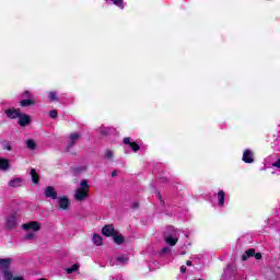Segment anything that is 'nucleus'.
Wrapping results in <instances>:
<instances>
[{"label":"nucleus","mask_w":280,"mask_h":280,"mask_svg":"<svg viewBox=\"0 0 280 280\" xmlns=\"http://www.w3.org/2000/svg\"><path fill=\"white\" fill-rule=\"evenodd\" d=\"M39 280H47V279H45V278H42V279H39Z\"/></svg>","instance_id":"obj_42"},{"label":"nucleus","mask_w":280,"mask_h":280,"mask_svg":"<svg viewBox=\"0 0 280 280\" xmlns=\"http://www.w3.org/2000/svg\"><path fill=\"white\" fill-rule=\"evenodd\" d=\"M4 114L7 115L8 119H19L21 115V108H9L4 110Z\"/></svg>","instance_id":"obj_6"},{"label":"nucleus","mask_w":280,"mask_h":280,"mask_svg":"<svg viewBox=\"0 0 280 280\" xmlns=\"http://www.w3.org/2000/svg\"><path fill=\"white\" fill-rule=\"evenodd\" d=\"M49 117H50V119H58V110L51 109L49 112Z\"/></svg>","instance_id":"obj_29"},{"label":"nucleus","mask_w":280,"mask_h":280,"mask_svg":"<svg viewBox=\"0 0 280 280\" xmlns=\"http://www.w3.org/2000/svg\"><path fill=\"white\" fill-rule=\"evenodd\" d=\"M10 266H12V258H0V270H2L3 279L8 278V275H12Z\"/></svg>","instance_id":"obj_1"},{"label":"nucleus","mask_w":280,"mask_h":280,"mask_svg":"<svg viewBox=\"0 0 280 280\" xmlns=\"http://www.w3.org/2000/svg\"><path fill=\"white\" fill-rule=\"evenodd\" d=\"M69 207H71V201H69V197L61 196L57 200V211H69Z\"/></svg>","instance_id":"obj_2"},{"label":"nucleus","mask_w":280,"mask_h":280,"mask_svg":"<svg viewBox=\"0 0 280 280\" xmlns=\"http://www.w3.org/2000/svg\"><path fill=\"white\" fill-rule=\"evenodd\" d=\"M0 170L2 172H7V170H10V160L5 158H0Z\"/></svg>","instance_id":"obj_15"},{"label":"nucleus","mask_w":280,"mask_h":280,"mask_svg":"<svg viewBox=\"0 0 280 280\" xmlns=\"http://www.w3.org/2000/svg\"><path fill=\"white\" fill-rule=\"evenodd\" d=\"M18 124L21 126V128H25L32 124V116L27 114L20 113V116L18 117Z\"/></svg>","instance_id":"obj_3"},{"label":"nucleus","mask_w":280,"mask_h":280,"mask_svg":"<svg viewBox=\"0 0 280 280\" xmlns=\"http://www.w3.org/2000/svg\"><path fill=\"white\" fill-rule=\"evenodd\" d=\"M22 229H24V231L38 232V231H40V223L38 221H31V222L22 224Z\"/></svg>","instance_id":"obj_5"},{"label":"nucleus","mask_w":280,"mask_h":280,"mask_svg":"<svg viewBox=\"0 0 280 280\" xmlns=\"http://www.w3.org/2000/svg\"><path fill=\"white\" fill-rule=\"evenodd\" d=\"M26 148L28 150H36V142L32 139L26 140Z\"/></svg>","instance_id":"obj_24"},{"label":"nucleus","mask_w":280,"mask_h":280,"mask_svg":"<svg viewBox=\"0 0 280 280\" xmlns=\"http://www.w3.org/2000/svg\"><path fill=\"white\" fill-rule=\"evenodd\" d=\"M113 151H110V150H107L106 152H105V159H107V160H110V159H113Z\"/></svg>","instance_id":"obj_31"},{"label":"nucleus","mask_w":280,"mask_h":280,"mask_svg":"<svg viewBox=\"0 0 280 280\" xmlns=\"http://www.w3.org/2000/svg\"><path fill=\"white\" fill-rule=\"evenodd\" d=\"M48 97L50 102H58V96H56V92H49Z\"/></svg>","instance_id":"obj_28"},{"label":"nucleus","mask_w":280,"mask_h":280,"mask_svg":"<svg viewBox=\"0 0 280 280\" xmlns=\"http://www.w3.org/2000/svg\"><path fill=\"white\" fill-rule=\"evenodd\" d=\"M4 229L7 231H12V229H16V214H10L7 217Z\"/></svg>","instance_id":"obj_4"},{"label":"nucleus","mask_w":280,"mask_h":280,"mask_svg":"<svg viewBox=\"0 0 280 280\" xmlns=\"http://www.w3.org/2000/svg\"><path fill=\"white\" fill-rule=\"evenodd\" d=\"M22 108H27L30 106H36V101L34 98H24L20 102Z\"/></svg>","instance_id":"obj_13"},{"label":"nucleus","mask_w":280,"mask_h":280,"mask_svg":"<svg viewBox=\"0 0 280 280\" xmlns=\"http://www.w3.org/2000/svg\"><path fill=\"white\" fill-rule=\"evenodd\" d=\"M21 97L23 98V100H32V92H30V91H24L22 94H21Z\"/></svg>","instance_id":"obj_26"},{"label":"nucleus","mask_w":280,"mask_h":280,"mask_svg":"<svg viewBox=\"0 0 280 280\" xmlns=\"http://www.w3.org/2000/svg\"><path fill=\"white\" fill-rule=\"evenodd\" d=\"M161 183H167V178L165 177L161 178Z\"/></svg>","instance_id":"obj_40"},{"label":"nucleus","mask_w":280,"mask_h":280,"mask_svg":"<svg viewBox=\"0 0 280 280\" xmlns=\"http://www.w3.org/2000/svg\"><path fill=\"white\" fill-rule=\"evenodd\" d=\"M224 198H226V192H224V190H219L218 192L219 207H224Z\"/></svg>","instance_id":"obj_18"},{"label":"nucleus","mask_w":280,"mask_h":280,"mask_svg":"<svg viewBox=\"0 0 280 280\" xmlns=\"http://www.w3.org/2000/svg\"><path fill=\"white\" fill-rule=\"evenodd\" d=\"M86 198H89V190L78 188L74 191V200H78V202H82L83 200H86Z\"/></svg>","instance_id":"obj_7"},{"label":"nucleus","mask_w":280,"mask_h":280,"mask_svg":"<svg viewBox=\"0 0 280 280\" xmlns=\"http://www.w3.org/2000/svg\"><path fill=\"white\" fill-rule=\"evenodd\" d=\"M78 268H80V266L78 264H74L70 268H67L66 272L67 275H73V272H77Z\"/></svg>","instance_id":"obj_25"},{"label":"nucleus","mask_w":280,"mask_h":280,"mask_svg":"<svg viewBox=\"0 0 280 280\" xmlns=\"http://www.w3.org/2000/svg\"><path fill=\"white\" fill-rule=\"evenodd\" d=\"M79 189H83L85 191H90L91 186L89 185V182L86 179H82L80 182V188Z\"/></svg>","instance_id":"obj_23"},{"label":"nucleus","mask_w":280,"mask_h":280,"mask_svg":"<svg viewBox=\"0 0 280 280\" xmlns=\"http://www.w3.org/2000/svg\"><path fill=\"white\" fill-rule=\"evenodd\" d=\"M156 197L159 198V200H161L163 205H165V201H163V195H161V191H156Z\"/></svg>","instance_id":"obj_32"},{"label":"nucleus","mask_w":280,"mask_h":280,"mask_svg":"<svg viewBox=\"0 0 280 280\" xmlns=\"http://www.w3.org/2000/svg\"><path fill=\"white\" fill-rule=\"evenodd\" d=\"M2 150H7V152H12V142L9 140L1 141Z\"/></svg>","instance_id":"obj_21"},{"label":"nucleus","mask_w":280,"mask_h":280,"mask_svg":"<svg viewBox=\"0 0 280 280\" xmlns=\"http://www.w3.org/2000/svg\"><path fill=\"white\" fill-rule=\"evenodd\" d=\"M80 133H70L69 136V143L67 147V151L69 152V150H71V148H73L75 145V143H78V140L80 139Z\"/></svg>","instance_id":"obj_11"},{"label":"nucleus","mask_w":280,"mask_h":280,"mask_svg":"<svg viewBox=\"0 0 280 280\" xmlns=\"http://www.w3.org/2000/svg\"><path fill=\"white\" fill-rule=\"evenodd\" d=\"M180 272H183V273L187 272V267L182 266V267H180Z\"/></svg>","instance_id":"obj_37"},{"label":"nucleus","mask_w":280,"mask_h":280,"mask_svg":"<svg viewBox=\"0 0 280 280\" xmlns=\"http://www.w3.org/2000/svg\"><path fill=\"white\" fill-rule=\"evenodd\" d=\"M243 161L244 163H255V154L253 153V151H250V149H246L243 153Z\"/></svg>","instance_id":"obj_10"},{"label":"nucleus","mask_w":280,"mask_h":280,"mask_svg":"<svg viewBox=\"0 0 280 280\" xmlns=\"http://www.w3.org/2000/svg\"><path fill=\"white\" fill-rule=\"evenodd\" d=\"M167 253H172L170 247H163L160 252V255H167Z\"/></svg>","instance_id":"obj_30"},{"label":"nucleus","mask_w":280,"mask_h":280,"mask_svg":"<svg viewBox=\"0 0 280 280\" xmlns=\"http://www.w3.org/2000/svg\"><path fill=\"white\" fill-rule=\"evenodd\" d=\"M131 209H139V202L132 203Z\"/></svg>","instance_id":"obj_36"},{"label":"nucleus","mask_w":280,"mask_h":280,"mask_svg":"<svg viewBox=\"0 0 280 280\" xmlns=\"http://www.w3.org/2000/svg\"><path fill=\"white\" fill-rule=\"evenodd\" d=\"M122 143L125 145H129V148H130V150H132V152H139V150H141V145H139V143H137L135 141H130V137L124 138Z\"/></svg>","instance_id":"obj_8"},{"label":"nucleus","mask_w":280,"mask_h":280,"mask_svg":"<svg viewBox=\"0 0 280 280\" xmlns=\"http://www.w3.org/2000/svg\"><path fill=\"white\" fill-rule=\"evenodd\" d=\"M254 257H255V259H257V260L261 259V253H256V252H255Z\"/></svg>","instance_id":"obj_35"},{"label":"nucleus","mask_w":280,"mask_h":280,"mask_svg":"<svg viewBox=\"0 0 280 280\" xmlns=\"http://www.w3.org/2000/svg\"><path fill=\"white\" fill-rule=\"evenodd\" d=\"M92 242L95 244V246H102L104 244V241L100 234H94Z\"/></svg>","instance_id":"obj_19"},{"label":"nucleus","mask_w":280,"mask_h":280,"mask_svg":"<svg viewBox=\"0 0 280 280\" xmlns=\"http://www.w3.org/2000/svg\"><path fill=\"white\" fill-rule=\"evenodd\" d=\"M21 183H23V179L16 177L9 182V187H21Z\"/></svg>","instance_id":"obj_22"},{"label":"nucleus","mask_w":280,"mask_h":280,"mask_svg":"<svg viewBox=\"0 0 280 280\" xmlns=\"http://www.w3.org/2000/svg\"><path fill=\"white\" fill-rule=\"evenodd\" d=\"M116 261H119L120 264H128V257L121 255L116 257Z\"/></svg>","instance_id":"obj_27"},{"label":"nucleus","mask_w":280,"mask_h":280,"mask_svg":"<svg viewBox=\"0 0 280 280\" xmlns=\"http://www.w3.org/2000/svg\"><path fill=\"white\" fill-rule=\"evenodd\" d=\"M45 196L46 198H51L52 200L58 199V192L56 191V188H54V186L46 187Z\"/></svg>","instance_id":"obj_12"},{"label":"nucleus","mask_w":280,"mask_h":280,"mask_svg":"<svg viewBox=\"0 0 280 280\" xmlns=\"http://www.w3.org/2000/svg\"><path fill=\"white\" fill-rule=\"evenodd\" d=\"M166 244H168V246H176V244H178V238L173 237L172 234H170L166 238H165Z\"/></svg>","instance_id":"obj_20"},{"label":"nucleus","mask_w":280,"mask_h":280,"mask_svg":"<svg viewBox=\"0 0 280 280\" xmlns=\"http://www.w3.org/2000/svg\"><path fill=\"white\" fill-rule=\"evenodd\" d=\"M101 135H103V136H104V135H106V132H105V131H101Z\"/></svg>","instance_id":"obj_41"},{"label":"nucleus","mask_w":280,"mask_h":280,"mask_svg":"<svg viewBox=\"0 0 280 280\" xmlns=\"http://www.w3.org/2000/svg\"><path fill=\"white\" fill-rule=\"evenodd\" d=\"M186 266H192L191 260H187V261H186Z\"/></svg>","instance_id":"obj_39"},{"label":"nucleus","mask_w":280,"mask_h":280,"mask_svg":"<svg viewBox=\"0 0 280 280\" xmlns=\"http://www.w3.org/2000/svg\"><path fill=\"white\" fill-rule=\"evenodd\" d=\"M112 176H113V178H115V176H117V171H113Z\"/></svg>","instance_id":"obj_38"},{"label":"nucleus","mask_w":280,"mask_h":280,"mask_svg":"<svg viewBox=\"0 0 280 280\" xmlns=\"http://www.w3.org/2000/svg\"><path fill=\"white\" fill-rule=\"evenodd\" d=\"M31 178L33 182V185H38L40 183V175L36 172V168L31 170Z\"/></svg>","instance_id":"obj_16"},{"label":"nucleus","mask_w":280,"mask_h":280,"mask_svg":"<svg viewBox=\"0 0 280 280\" xmlns=\"http://www.w3.org/2000/svg\"><path fill=\"white\" fill-rule=\"evenodd\" d=\"M117 230H115V226L113 224H107L102 229V235L105 237H113Z\"/></svg>","instance_id":"obj_9"},{"label":"nucleus","mask_w":280,"mask_h":280,"mask_svg":"<svg viewBox=\"0 0 280 280\" xmlns=\"http://www.w3.org/2000/svg\"><path fill=\"white\" fill-rule=\"evenodd\" d=\"M113 241L117 244V246H121L124 242H126V237L122 234H119V232H116L115 235L112 236Z\"/></svg>","instance_id":"obj_14"},{"label":"nucleus","mask_w":280,"mask_h":280,"mask_svg":"<svg viewBox=\"0 0 280 280\" xmlns=\"http://www.w3.org/2000/svg\"><path fill=\"white\" fill-rule=\"evenodd\" d=\"M273 167H278L280 170V159H278L275 163H272Z\"/></svg>","instance_id":"obj_34"},{"label":"nucleus","mask_w":280,"mask_h":280,"mask_svg":"<svg viewBox=\"0 0 280 280\" xmlns=\"http://www.w3.org/2000/svg\"><path fill=\"white\" fill-rule=\"evenodd\" d=\"M250 257H255V248H249L247 249L243 255H242V261H248Z\"/></svg>","instance_id":"obj_17"},{"label":"nucleus","mask_w":280,"mask_h":280,"mask_svg":"<svg viewBox=\"0 0 280 280\" xmlns=\"http://www.w3.org/2000/svg\"><path fill=\"white\" fill-rule=\"evenodd\" d=\"M24 240H34V233H27V234L24 236Z\"/></svg>","instance_id":"obj_33"}]
</instances>
